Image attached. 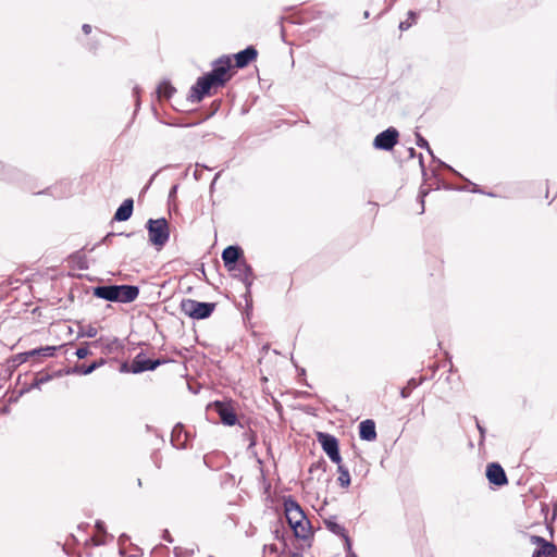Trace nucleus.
I'll list each match as a JSON object with an SVG mask.
<instances>
[{"instance_id":"obj_60","label":"nucleus","mask_w":557,"mask_h":557,"mask_svg":"<svg viewBox=\"0 0 557 557\" xmlns=\"http://www.w3.org/2000/svg\"><path fill=\"white\" fill-rule=\"evenodd\" d=\"M298 396L301 398H310L312 395L309 392L304 391V392H299Z\"/></svg>"},{"instance_id":"obj_38","label":"nucleus","mask_w":557,"mask_h":557,"mask_svg":"<svg viewBox=\"0 0 557 557\" xmlns=\"http://www.w3.org/2000/svg\"><path fill=\"white\" fill-rule=\"evenodd\" d=\"M173 553L175 557H191L194 554V549L176 546L174 547Z\"/></svg>"},{"instance_id":"obj_59","label":"nucleus","mask_w":557,"mask_h":557,"mask_svg":"<svg viewBox=\"0 0 557 557\" xmlns=\"http://www.w3.org/2000/svg\"><path fill=\"white\" fill-rule=\"evenodd\" d=\"M263 549H264V550L269 549L271 553H276V552H277L276 546H275V545H273V544H272V545H264V546H263Z\"/></svg>"},{"instance_id":"obj_23","label":"nucleus","mask_w":557,"mask_h":557,"mask_svg":"<svg viewBox=\"0 0 557 557\" xmlns=\"http://www.w3.org/2000/svg\"><path fill=\"white\" fill-rule=\"evenodd\" d=\"M106 363L103 358L92 361L90 364H75L73 366V372L77 375H88L96 371L98 368L102 367Z\"/></svg>"},{"instance_id":"obj_54","label":"nucleus","mask_w":557,"mask_h":557,"mask_svg":"<svg viewBox=\"0 0 557 557\" xmlns=\"http://www.w3.org/2000/svg\"><path fill=\"white\" fill-rule=\"evenodd\" d=\"M177 189H178V185H173L171 188H170V191H169V198H174L176 196V193H177Z\"/></svg>"},{"instance_id":"obj_9","label":"nucleus","mask_w":557,"mask_h":557,"mask_svg":"<svg viewBox=\"0 0 557 557\" xmlns=\"http://www.w3.org/2000/svg\"><path fill=\"white\" fill-rule=\"evenodd\" d=\"M212 406L214 407L216 413L219 414L222 424L226 426H233L238 424L240 428H244V425L240 422H238L236 411L231 404L221 400H215L212 404Z\"/></svg>"},{"instance_id":"obj_39","label":"nucleus","mask_w":557,"mask_h":557,"mask_svg":"<svg viewBox=\"0 0 557 557\" xmlns=\"http://www.w3.org/2000/svg\"><path fill=\"white\" fill-rule=\"evenodd\" d=\"M429 193H430V189H425L423 187H421L420 190H419L418 201L420 202V206H421V210L419 211V214L424 213V210H425V207H424L425 201H424V199L429 195Z\"/></svg>"},{"instance_id":"obj_64","label":"nucleus","mask_w":557,"mask_h":557,"mask_svg":"<svg viewBox=\"0 0 557 557\" xmlns=\"http://www.w3.org/2000/svg\"><path fill=\"white\" fill-rule=\"evenodd\" d=\"M289 557H304V556H302V554H300V553L290 552V553H289Z\"/></svg>"},{"instance_id":"obj_24","label":"nucleus","mask_w":557,"mask_h":557,"mask_svg":"<svg viewBox=\"0 0 557 557\" xmlns=\"http://www.w3.org/2000/svg\"><path fill=\"white\" fill-rule=\"evenodd\" d=\"M325 528L333 534L341 536L345 540V536H349L345 527L337 522L336 516H331L324 519Z\"/></svg>"},{"instance_id":"obj_26","label":"nucleus","mask_w":557,"mask_h":557,"mask_svg":"<svg viewBox=\"0 0 557 557\" xmlns=\"http://www.w3.org/2000/svg\"><path fill=\"white\" fill-rule=\"evenodd\" d=\"M437 164H438L441 168H443V169H445V170H447V171L451 172V173H453V174H455L456 176H458V177H460V178L465 180V181L468 183V185L472 186V188L470 189V191H472V193L483 194V191L481 190V188H480L476 184H474V183H472L471 181H469V180H467L466 177H463V176H462L458 171H456V170H455L451 165H449L448 163H446V162H444V161H442V160H437Z\"/></svg>"},{"instance_id":"obj_10","label":"nucleus","mask_w":557,"mask_h":557,"mask_svg":"<svg viewBox=\"0 0 557 557\" xmlns=\"http://www.w3.org/2000/svg\"><path fill=\"white\" fill-rule=\"evenodd\" d=\"M530 541L536 545L532 557H557V545L540 535H531Z\"/></svg>"},{"instance_id":"obj_25","label":"nucleus","mask_w":557,"mask_h":557,"mask_svg":"<svg viewBox=\"0 0 557 557\" xmlns=\"http://www.w3.org/2000/svg\"><path fill=\"white\" fill-rule=\"evenodd\" d=\"M175 91V87L169 79H163L156 89L158 97L161 99H170Z\"/></svg>"},{"instance_id":"obj_1","label":"nucleus","mask_w":557,"mask_h":557,"mask_svg":"<svg viewBox=\"0 0 557 557\" xmlns=\"http://www.w3.org/2000/svg\"><path fill=\"white\" fill-rule=\"evenodd\" d=\"M234 75L232 59L223 54L211 63V70L199 76L196 83L190 87L187 101L199 103L206 97L213 95L212 89L223 88Z\"/></svg>"},{"instance_id":"obj_48","label":"nucleus","mask_w":557,"mask_h":557,"mask_svg":"<svg viewBox=\"0 0 557 557\" xmlns=\"http://www.w3.org/2000/svg\"><path fill=\"white\" fill-rule=\"evenodd\" d=\"M128 540H129V536L126 533H122L117 540L119 545L123 546ZM124 554H125L124 549L122 547H120V555L124 556Z\"/></svg>"},{"instance_id":"obj_44","label":"nucleus","mask_w":557,"mask_h":557,"mask_svg":"<svg viewBox=\"0 0 557 557\" xmlns=\"http://www.w3.org/2000/svg\"><path fill=\"white\" fill-rule=\"evenodd\" d=\"M474 420H475L476 429L480 433L479 446L481 447V446H483L484 441H485L486 429L480 423V421L478 420L476 417H474Z\"/></svg>"},{"instance_id":"obj_19","label":"nucleus","mask_w":557,"mask_h":557,"mask_svg":"<svg viewBox=\"0 0 557 557\" xmlns=\"http://www.w3.org/2000/svg\"><path fill=\"white\" fill-rule=\"evenodd\" d=\"M359 437L362 441L373 442L376 440L377 433L375 422L372 419H366L359 423Z\"/></svg>"},{"instance_id":"obj_41","label":"nucleus","mask_w":557,"mask_h":557,"mask_svg":"<svg viewBox=\"0 0 557 557\" xmlns=\"http://www.w3.org/2000/svg\"><path fill=\"white\" fill-rule=\"evenodd\" d=\"M273 534H274V539L282 542L284 544L285 548L288 547L284 530H281L280 527H276L275 530L273 531Z\"/></svg>"},{"instance_id":"obj_12","label":"nucleus","mask_w":557,"mask_h":557,"mask_svg":"<svg viewBox=\"0 0 557 557\" xmlns=\"http://www.w3.org/2000/svg\"><path fill=\"white\" fill-rule=\"evenodd\" d=\"M283 506L287 523L294 520H308L304 509L293 496L285 497Z\"/></svg>"},{"instance_id":"obj_49","label":"nucleus","mask_w":557,"mask_h":557,"mask_svg":"<svg viewBox=\"0 0 557 557\" xmlns=\"http://www.w3.org/2000/svg\"><path fill=\"white\" fill-rule=\"evenodd\" d=\"M38 194H49V195H51L53 197H58V198L63 197V194L57 193V187H48L45 190L39 191Z\"/></svg>"},{"instance_id":"obj_18","label":"nucleus","mask_w":557,"mask_h":557,"mask_svg":"<svg viewBox=\"0 0 557 557\" xmlns=\"http://www.w3.org/2000/svg\"><path fill=\"white\" fill-rule=\"evenodd\" d=\"M115 236H126V237H133L135 239V242L139 245V246H143L145 244V236L141 232H131V233H114V232H109L99 243L95 244L90 249L89 251H94L99 245L101 244H111V240L113 237Z\"/></svg>"},{"instance_id":"obj_61","label":"nucleus","mask_w":557,"mask_h":557,"mask_svg":"<svg viewBox=\"0 0 557 557\" xmlns=\"http://www.w3.org/2000/svg\"><path fill=\"white\" fill-rule=\"evenodd\" d=\"M213 104H214V109L210 112V114H208L207 117L214 115V113L218 111V109L220 107L219 102H213Z\"/></svg>"},{"instance_id":"obj_51","label":"nucleus","mask_w":557,"mask_h":557,"mask_svg":"<svg viewBox=\"0 0 557 557\" xmlns=\"http://www.w3.org/2000/svg\"><path fill=\"white\" fill-rule=\"evenodd\" d=\"M162 539L169 543H173V537L171 535V533L169 532V530H163V534H162Z\"/></svg>"},{"instance_id":"obj_27","label":"nucleus","mask_w":557,"mask_h":557,"mask_svg":"<svg viewBox=\"0 0 557 557\" xmlns=\"http://www.w3.org/2000/svg\"><path fill=\"white\" fill-rule=\"evenodd\" d=\"M437 164H438L441 168H443V169H445V170H447V171L451 172V173H453V174H455L456 176H458V177H460V178L465 180V181L468 183V185L472 186V188L470 189V191H472V193L483 194V191L481 190V188H480L476 184H474V183H472L471 181H469V180H467L466 177H463V176H462L458 171H456V170H455L451 165H449L448 163H446V162H444V161H442V160H437Z\"/></svg>"},{"instance_id":"obj_5","label":"nucleus","mask_w":557,"mask_h":557,"mask_svg":"<svg viewBox=\"0 0 557 557\" xmlns=\"http://www.w3.org/2000/svg\"><path fill=\"white\" fill-rule=\"evenodd\" d=\"M171 362V359L160 357L156 359L148 358L145 351H139L131 362V373L139 374L146 371H154L158 367Z\"/></svg>"},{"instance_id":"obj_6","label":"nucleus","mask_w":557,"mask_h":557,"mask_svg":"<svg viewBox=\"0 0 557 557\" xmlns=\"http://www.w3.org/2000/svg\"><path fill=\"white\" fill-rule=\"evenodd\" d=\"M317 441L333 463L339 465V462H342L343 458L339 450V441L336 436L326 432H318Z\"/></svg>"},{"instance_id":"obj_50","label":"nucleus","mask_w":557,"mask_h":557,"mask_svg":"<svg viewBox=\"0 0 557 557\" xmlns=\"http://www.w3.org/2000/svg\"><path fill=\"white\" fill-rule=\"evenodd\" d=\"M230 273H231L233 278H236L238 281H243L244 271L242 270L240 267L238 268V270H236V272H230Z\"/></svg>"},{"instance_id":"obj_29","label":"nucleus","mask_w":557,"mask_h":557,"mask_svg":"<svg viewBox=\"0 0 557 557\" xmlns=\"http://www.w3.org/2000/svg\"><path fill=\"white\" fill-rule=\"evenodd\" d=\"M337 472L339 473L337 479L339 485L343 488L349 487L351 483V478L348 468L342 465V462H339V465H337Z\"/></svg>"},{"instance_id":"obj_40","label":"nucleus","mask_w":557,"mask_h":557,"mask_svg":"<svg viewBox=\"0 0 557 557\" xmlns=\"http://www.w3.org/2000/svg\"><path fill=\"white\" fill-rule=\"evenodd\" d=\"M344 546L346 552V557H358L356 553L352 550V543L349 536H345Z\"/></svg>"},{"instance_id":"obj_22","label":"nucleus","mask_w":557,"mask_h":557,"mask_svg":"<svg viewBox=\"0 0 557 557\" xmlns=\"http://www.w3.org/2000/svg\"><path fill=\"white\" fill-rule=\"evenodd\" d=\"M114 293V284L97 285L91 287V294L98 299L112 302V296Z\"/></svg>"},{"instance_id":"obj_62","label":"nucleus","mask_w":557,"mask_h":557,"mask_svg":"<svg viewBox=\"0 0 557 557\" xmlns=\"http://www.w3.org/2000/svg\"><path fill=\"white\" fill-rule=\"evenodd\" d=\"M157 175H158V172H154V173L151 175V177H150V180H149V182H148L147 186L145 187V189H148V188H149V186L152 184V182H153V180L156 178V176H157Z\"/></svg>"},{"instance_id":"obj_11","label":"nucleus","mask_w":557,"mask_h":557,"mask_svg":"<svg viewBox=\"0 0 557 557\" xmlns=\"http://www.w3.org/2000/svg\"><path fill=\"white\" fill-rule=\"evenodd\" d=\"M486 479L491 485L502 487L508 484V478L504 468L498 462H490L485 470Z\"/></svg>"},{"instance_id":"obj_17","label":"nucleus","mask_w":557,"mask_h":557,"mask_svg":"<svg viewBox=\"0 0 557 557\" xmlns=\"http://www.w3.org/2000/svg\"><path fill=\"white\" fill-rule=\"evenodd\" d=\"M296 539L307 541L312 539L313 531L309 520H294L288 523Z\"/></svg>"},{"instance_id":"obj_53","label":"nucleus","mask_w":557,"mask_h":557,"mask_svg":"<svg viewBox=\"0 0 557 557\" xmlns=\"http://www.w3.org/2000/svg\"><path fill=\"white\" fill-rule=\"evenodd\" d=\"M32 389H34V387H30V384L29 385H26L24 387H22L20 391H18V396H23L24 394L30 392Z\"/></svg>"},{"instance_id":"obj_16","label":"nucleus","mask_w":557,"mask_h":557,"mask_svg":"<svg viewBox=\"0 0 557 557\" xmlns=\"http://www.w3.org/2000/svg\"><path fill=\"white\" fill-rule=\"evenodd\" d=\"M320 18L333 20L334 15L329 12L315 9V8H308V9L301 10L298 13V20L295 23L306 24V23H309V22H312L315 20H320Z\"/></svg>"},{"instance_id":"obj_15","label":"nucleus","mask_w":557,"mask_h":557,"mask_svg":"<svg viewBox=\"0 0 557 557\" xmlns=\"http://www.w3.org/2000/svg\"><path fill=\"white\" fill-rule=\"evenodd\" d=\"M189 438L190 434L185 431L184 424L182 422H177L171 432L172 446L176 449H185Z\"/></svg>"},{"instance_id":"obj_31","label":"nucleus","mask_w":557,"mask_h":557,"mask_svg":"<svg viewBox=\"0 0 557 557\" xmlns=\"http://www.w3.org/2000/svg\"><path fill=\"white\" fill-rule=\"evenodd\" d=\"M51 380H53V375H50V373L46 371H40L36 374L34 381L30 384V387L39 389L42 384H46Z\"/></svg>"},{"instance_id":"obj_56","label":"nucleus","mask_w":557,"mask_h":557,"mask_svg":"<svg viewBox=\"0 0 557 557\" xmlns=\"http://www.w3.org/2000/svg\"><path fill=\"white\" fill-rule=\"evenodd\" d=\"M425 150H426V152L431 156L432 161L437 163V160H440V159L434 154V152H433V150L431 149V147H429V149H425Z\"/></svg>"},{"instance_id":"obj_63","label":"nucleus","mask_w":557,"mask_h":557,"mask_svg":"<svg viewBox=\"0 0 557 557\" xmlns=\"http://www.w3.org/2000/svg\"><path fill=\"white\" fill-rule=\"evenodd\" d=\"M221 175V172H218L214 177H213V181L211 182V185H210V188L212 189L214 187V184L215 182L218 181V178L220 177Z\"/></svg>"},{"instance_id":"obj_14","label":"nucleus","mask_w":557,"mask_h":557,"mask_svg":"<svg viewBox=\"0 0 557 557\" xmlns=\"http://www.w3.org/2000/svg\"><path fill=\"white\" fill-rule=\"evenodd\" d=\"M233 58L235 60V66L237 69H244L258 58V50L255 46L249 45L245 49L233 54Z\"/></svg>"},{"instance_id":"obj_57","label":"nucleus","mask_w":557,"mask_h":557,"mask_svg":"<svg viewBox=\"0 0 557 557\" xmlns=\"http://www.w3.org/2000/svg\"><path fill=\"white\" fill-rule=\"evenodd\" d=\"M425 150H426V152L431 156L432 161L437 163V160H440V159L434 154V152H433V150L431 149V147H429V149H425Z\"/></svg>"},{"instance_id":"obj_20","label":"nucleus","mask_w":557,"mask_h":557,"mask_svg":"<svg viewBox=\"0 0 557 557\" xmlns=\"http://www.w3.org/2000/svg\"><path fill=\"white\" fill-rule=\"evenodd\" d=\"M134 211L133 198H126L116 209L113 220L117 222H125L131 219Z\"/></svg>"},{"instance_id":"obj_58","label":"nucleus","mask_w":557,"mask_h":557,"mask_svg":"<svg viewBox=\"0 0 557 557\" xmlns=\"http://www.w3.org/2000/svg\"><path fill=\"white\" fill-rule=\"evenodd\" d=\"M425 150H426V152L431 156L432 161L437 163V160H440V159L434 154V152H433V150L431 149V147H429V149H425Z\"/></svg>"},{"instance_id":"obj_46","label":"nucleus","mask_w":557,"mask_h":557,"mask_svg":"<svg viewBox=\"0 0 557 557\" xmlns=\"http://www.w3.org/2000/svg\"><path fill=\"white\" fill-rule=\"evenodd\" d=\"M140 91H141V90H140V87H139V86H135V87L133 88V96L135 97V107H136V108H135V112H136L137 110H139V108H140Z\"/></svg>"},{"instance_id":"obj_21","label":"nucleus","mask_w":557,"mask_h":557,"mask_svg":"<svg viewBox=\"0 0 557 557\" xmlns=\"http://www.w3.org/2000/svg\"><path fill=\"white\" fill-rule=\"evenodd\" d=\"M62 347H63L62 345H60V346L47 345V346L36 347L34 349L27 350L26 352L28 355L29 360L30 359L49 358V357H53L55 351Z\"/></svg>"},{"instance_id":"obj_34","label":"nucleus","mask_w":557,"mask_h":557,"mask_svg":"<svg viewBox=\"0 0 557 557\" xmlns=\"http://www.w3.org/2000/svg\"><path fill=\"white\" fill-rule=\"evenodd\" d=\"M97 333H98L97 329L95 326H92L91 324L79 325L77 338H81V337L94 338V337H96Z\"/></svg>"},{"instance_id":"obj_4","label":"nucleus","mask_w":557,"mask_h":557,"mask_svg":"<svg viewBox=\"0 0 557 557\" xmlns=\"http://www.w3.org/2000/svg\"><path fill=\"white\" fill-rule=\"evenodd\" d=\"M216 307L215 302L198 301L183 298L180 304L181 311L193 320H205L211 317Z\"/></svg>"},{"instance_id":"obj_13","label":"nucleus","mask_w":557,"mask_h":557,"mask_svg":"<svg viewBox=\"0 0 557 557\" xmlns=\"http://www.w3.org/2000/svg\"><path fill=\"white\" fill-rule=\"evenodd\" d=\"M253 278H255V273H253L252 268H251L250 273L244 271L243 281H240L245 285V288H246V290L243 295V298L245 300V310L243 312L244 319H250V315L252 313L253 301H252V295H251V286H252Z\"/></svg>"},{"instance_id":"obj_30","label":"nucleus","mask_w":557,"mask_h":557,"mask_svg":"<svg viewBox=\"0 0 557 557\" xmlns=\"http://www.w3.org/2000/svg\"><path fill=\"white\" fill-rule=\"evenodd\" d=\"M70 259L75 263L78 270H87L89 268L88 260L82 250L74 251L70 255Z\"/></svg>"},{"instance_id":"obj_2","label":"nucleus","mask_w":557,"mask_h":557,"mask_svg":"<svg viewBox=\"0 0 557 557\" xmlns=\"http://www.w3.org/2000/svg\"><path fill=\"white\" fill-rule=\"evenodd\" d=\"M148 239L154 247L162 248L170 239V225L165 218L149 219L145 225Z\"/></svg>"},{"instance_id":"obj_47","label":"nucleus","mask_w":557,"mask_h":557,"mask_svg":"<svg viewBox=\"0 0 557 557\" xmlns=\"http://www.w3.org/2000/svg\"><path fill=\"white\" fill-rule=\"evenodd\" d=\"M326 467H327L326 461L324 459H321L317 463H312L310 466L309 472L312 473L315 469H322V471H325Z\"/></svg>"},{"instance_id":"obj_37","label":"nucleus","mask_w":557,"mask_h":557,"mask_svg":"<svg viewBox=\"0 0 557 557\" xmlns=\"http://www.w3.org/2000/svg\"><path fill=\"white\" fill-rule=\"evenodd\" d=\"M407 152H408V158L409 159H413V158H418L419 159V165L421 168L422 176L425 177L426 176V170H425V165H424L423 154L422 153H418L413 147L408 148Z\"/></svg>"},{"instance_id":"obj_42","label":"nucleus","mask_w":557,"mask_h":557,"mask_svg":"<svg viewBox=\"0 0 557 557\" xmlns=\"http://www.w3.org/2000/svg\"><path fill=\"white\" fill-rule=\"evenodd\" d=\"M243 436L249 441L248 449H251L257 444V434L255 431L249 430L245 432Z\"/></svg>"},{"instance_id":"obj_28","label":"nucleus","mask_w":557,"mask_h":557,"mask_svg":"<svg viewBox=\"0 0 557 557\" xmlns=\"http://www.w3.org/2000/svg\"><path fill=\"white\" fill-rule=\"evenodd\" d=\"M424 377H420V379H416V377H411L408 382H407V385L405 387H403L400 389V397L403 399H407L411 392L417 388L418 386H420L423 382H424Z\"/></svg>"},{"instance_id":"obj_35","label":"nucleus","mask_w":557,"mask_h":557,"mask_svg":"<svg viewBox=\"0 0 557 557\" xmlns=\"http://www.w3.org/2000/svg\"><path fill=\"white\" fill-rule=\"evenodd\" d=\"M95 528L98 532L102 533L104 539H101V540H98V541H95L94 542V545L95 546H101V545H104L107 542H106V539L109 536V534L107 533V527H106V523L102 521V520H97L96 523H95ZM111 539H113V535H110Z\"/></svg>"},{"instance_id":"obj_32","label":"nucleus","mask_w":557,"mask_h":557,"mask_svg":"<svg viewBox=\"0 0 557 557\" xmlns=\"http://www.w3.org/2000/svg\"><path fill=\"white\" fill-rule=\"evenodd\" d=\"M90 346H95L97 347L98 346V341H95L92 343H88V342H84L77 349L76 351L74 352L75 356L78 358V359H84L88 356L91 355V351H90Z\"/></svg>"},{"instance_id":"obj_36","label":"nucleus","mask_w":557,"mask_h":557,"mask_svg":"<svg viewBox=\"0 0 557 557\" xmlns=\"http://www.w3.org/2000/svg\"><path fill=\"white\" fill-rule=\"evenodd\" d=\"M29 358H28V355L26 351H23V352H20V354H16L14 355L10 360H9V363H10V367L15 369L17 367H20L21 364L25 363L26 361H28Z\"/></svg>"},{"instance_id":"obj_33","label":"nucleus","mask_w":557,"mask_h":557,"mask_svg":"<svg viewBox=\"0 0 557 557\" xmlns=\"http://www.w3.org/2000/svg\"><path fill=\"white\" fill-rule=\"evenodd\" d=\"M418 15V12L409 10L407 13L408 18L406 21H401L398 25V28L401 32L409 29L416 23Z\"/></svg>"},{"instance_id":"obj_45","label":"nucleus","mask_w":557,"mask_h":557,"mask_svg":"<svg viewBox=\"0 0 557 557\" xmlns=\"http://www.w3.org/2000/svg\"><path fill=\"white\" fill-rule=\"evenodd\" d=\"M416 145L422 149H429L430 147L429 141L418 132L416 133Z\"/></svg>"},{"instance_id":"obj_52","label":"nucleus","mask_w":557,"mask_h":557,"mask_svg":"<svg viewBox=\"0 0 557 557\" xmlns=\"http://www.w3.org/2000/svg\"><path fill=\"white\" fill-rule=\"evenodd\" d=\"M120 372L122 373H131V364L127 362H123L120 367Z\"/></svg>"},{"instance_id":"obj_8","label":"nucleus","mask_w":557,"mask_h":557,"mask_svg":"<svg viewBox=\"0 0 557 557\" xmlns=\"http://www.w3.org/2000/svg\"><path fill=\"white\" fill-rule=\"evenodd\" d=\"M139 286L129 284H114L112 302L131 304L139 296Z\"/></svg>"},{"instance_id":"obj_55","label":"nucleus","mask_w":557,"mask_h":557,"mask_svg":"<svg viewBox=\"0 0 557 557\" xmlns=\"http://www.w3.org/2000/svg\"><path fill=\"white\" fill-rule=\"evenodd\" d=\"M91 25L89 24H83L82 25V30L85 35H89L91 33Z\"/></svg>"},{"instance_id":"obj_43","label":"nucleus","mask_w":557,"mask_h":557,"mask_svg":"<svg viewBox=\"0 0 557 557\" xmlns=\"http://www.w3.org/2000/svg\"><path fill=\"white\" fill-rule=\"evenodd\" d=\"M71 374H75V372H73V367H66L50 373V375H53V379Z\"/></svg>"},{"instance_id":"obj_3","label":"nucleus","mask_w":557,"mask_h":557,"mask_svg":"<svg viewBox=\"0 0 557 557\" xmlns=\"http://www.w3.org/2000/svg\"><path fill=\"white\" fill-rule=\"evenodd\" d=\"M223 264L228 272H236L240 267L243 271L251 272V265L247 262L244 249L235 244L225 247L221 255Z\"/></svg>"},{"instance_id":"obj_7","label":"nucleus","mask_w":557,"mask_h":557,"mask_svg":"<svg viewBox=\"0 0 557 557\" xmlns=\"http://www.w3.org/2000/svg\"><path fill=\"white\" fill-rule=\"evenodd\" d=\"M399 141V132L394 126L380 132L373 139V148L382 151H392Z\"/></svg>"}]
</instances>
